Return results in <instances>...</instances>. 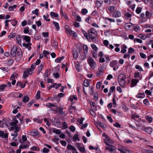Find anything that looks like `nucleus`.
I'll return each instance as SVG.
<instances>
[{"label":"nucleus","mask_w":153,"mask_h":153,"mask_svg":"<svg viewBox=\"0 0 153 153\" xmlns=\"http://www.w3.org/2000/svg\"><path fill=\"white\" fill-rule=\"evenodd\" d=\"M18 51V48L17 46L15 45L13 46L11 50L10 54L13 57H15L16 56V53Z\"/></svg>","instance_id":"nucleus-4"},{"label":"nucleus","mask_w":153,"mask_h":153,"mask_svg":"<svg viewBox=\"0 0 153 153\" xmlns=\"http://www.w3.org/2000/svg\"><path fill=\"white\" fill-rule=\"evenodd\" d=\"M29 101V97L27 96H24L23 98V102L24 103L28 102Z\"/></svg>","instance_id":"nucleus-32"},{"label":"nucleus","mask_w":153,"mask_h":153,"mask_svg":"<svg viewBox=\"0 0 153 153\" xmlns=\"http://www.w3.org/2000/svg\"><path fill=\"white\" fill-rule=\"evenodd\" d=\"M22 37L26 42L29 43L30 41V36L24 35L22 36Z\"/></svg>","instance_id":"nucleus-16"},{"label":"nucleus","mask_w":153,"mask_h":153,"mask_svg":"<svg viewBox=\"0 0 153 153\" xmlns=\"http://www.w3.org/2000/svg\"><path fill=\"white\" fill-rule=\"evenodd\" d=\"M69 99L71 102H72L73 101V100H77V98L76 95H74L72 96H70Z\"/></svg>","instance_id":"nucleus-23"},{"label":"nucleus","mask_w":153,"mask_h":153,"mask_svg":"<svg viewBox=\"0 0 153 153\" xmlns=\"http://www.w3.org/2000/svg\"><path fill=\"white\" fill-rule=\"evenodd\" d=\"M40 91H37L36 95V98L37 99H39L40 97Z\"/></svg>","instance_id":"nucleus-63"},{"label":"nucleus","mask_w":153,"mask_h":153,"mask_svg":"<svg viewBox=\"0 0 153 153\" xmlns=\"http://www.w3.org/2000/svg\"><path fill=\"white\" fill-rule=\"evenodd\" d=\"M135 68L137 69H139V70L140 71H143L142 68L139 65H136Z\"/></svg>","instance_id":"nucleus-45"},{"label":"nucleus","mask_w":153,"mask_h":153,"mask_svg":"<svg viewBox=\"0 0 153 153\" xmlns=\"http://www.w3.org/2000/svg\"><path fill=\"white\" fill-rule=\"evenodd\" d=\"M136 97L140 98H143L145 97L144 94V93H138Z\"/></svg>","instance_id":"nucleus-26"},{"label":"nucleus","mask_w":153,"mask_h":153,"mask_svg":"<svg viewBox=\"0 0 153 153\" xmlns=\"http://www.w3.org/2000/svg\"><path fill=\"white\" fill-rule=\"evenodd\" d=\"M127 48V47L125 45H123L121 48L122 50L121 52L123 53H125L126 51V48Z\"/></svg>","instance_id":"nucleus-24"},{"label":"nucleus","mask_w":153,"mask_h":153,"mask_svg":"<svg viewBox=\"0 0 153 153\" xmlns=\"http://www.w3.org/2000/svg\"><path fill=\"white\" fill-rule=\"evenodd\" d=\"M50 74L49 71L48 70H46L44 76L45 78L48 77L50 75Z\"/></svg>","instance_id":"nucleus-51"},{"label":"nucleus","mask_w":153,"mask_h":153,"mask_svg":"<svg viewBox=\"0 0 153 153\" xmlns=\"http://www.w3.org/2000/svg\"><path fill=\"white\" fill-rule=\"evenodd\" d=\"M53 132L57 134H59L61 133V131L59 129H55L53 131Z\"/></svg>","instance_id":"nucleus-52"},{"label":"nucleus","mask_w":153,"mask_h":153,"mask_svg":"<svg viewBox=\"0 0 153 153\" xmlns=\"http://www.w3.org/2000/svg\"><path fill=\"white\" fill-rule=\"evenodd\" d=\"M139 117V116L136 114H133L131 116V118L134 120H136V119Z\"/></svg>","instance_id":"nucleus-44"},{"label":"nucleus","mask_w":153,"mask_h":153,"mask_svg":"<svg viewBox=\"0 0 153 153\" xmlns=\"http://www.w3.org/2000/svg\"><path fill=\"white\" fill-rule=\"evenodd\" d=\"M0 69L4 71L5 72H7L9 70L8 68L7 67H0Z\"/></svg>","instance_id":"nucleus-55"},{"label":"nucleus","mask_w":153,"mask_h":153,"mask_svg":"<svg viewBox=\"0 0 153 153\" xmlns=\"http://www.w3.org/2000/svg\"><path fill=\"white\" fill-rule=\"evenodd\" d=\"M0 136L2 138H7L8 137V134L7 133L4 134L3 131H0Z\"/></svg>","instance_id":"nucleus-20"},{"label":"nucleus","mask_w":153,"mask_h":153,"mask_svg":"<svg viewBox=\"0 0 153 153\" xmlns=\"http://www.w3.org/2000/svg\"><path fill=\"white\" fill-rule=\"evenodd\" d=\"M110 66L113 68V70L115 71V61H112L111 62L110 64Z\"/></svg>","instance_id":"nucleus-58"},{"label":"nucleus","mask_w":153,"mask_h":153,"mask_svg":"<svg viewBox=\"0 0 153 153\" xmlns=\"http://www.w3.org/2000/svg\"><path fill=\"white\" fill-rule=\"evenodd\" d=\"M105 144L108 146L106 147L105 149L107 150H109L110 152L113 151L114 149V147L111 145L109 144L106 142H105Z\"/></svg>","instance_id":"nucleus-9"},{"label":"nucleus","mask_w":153,"mask_h":153,"mask_svg":"<svg viewBox=\"0 0 153 153\" xmlns=\"http://www.w3.org/2000/svg\"><path fill=\"white\" fill-rule=\"evenodd\" d=\"M88 12V11L85 8L82 9L81 11V13L83 15H86Z\"/></svg>","instance_id":"nucleus-36"},{"label":"nucleus","mask_w":153,"mask_h":153,"mask_svg":"<svg viewBox=\"0 0 153 153\" xmlns=\"http://www.w3.org/2000/svg\"><path fill=\"white\" fill-rule=\"evenodd\" d=\"M90 94L91 95H93L94 94V88L93 87H91L89 90Z\"/></svg>","instance_id":"nucleus-61"},{"label":"nucleus","mask_w":153,"mask_h":153,"mask_svg":"<svg viewBox=\"0 0 153 153\" xmlns=\"http://www.w3.org/2000/svg\"><path fill=\"white\" fill-rule=\"evenodd\" d=\"M87 61L91 68H95V66L96 65V62L91 57L88 58Z\"/></svg>","instance_id":"nucleus-3"},{"label":"nucleus","mask_w":153,"mask_h":153,"mask_svg":"<svg viewBox=\"0 0 153 153\" xmlns=\"http://www.w3.org/2000/svg\"><path fill=\"white\" fill-rule=\"evenodd\" d=\"M144 131L148 134H150L152 131V129L150 127H146Z\"/></svg>","instance_id":"nucleus-18"},{"label":"nucleus","mask_w":153,"mask_h":153,"mask_svg":"<svg viewBox=\"0 0 153 153\" xmlns=\"http://www.w3.org/2000/svg\"><path fill=\"white\" fill-rule=\"evenodd\" d=\"M65 32L66 33H68L71 30L70 29L69 26L67 25H66L65 26Z\"/></svg>","instance_id":"nucleus-49"},{"label":"nucleus","mask_w":153,"mask_h":153,"mask_svg":"<svg viewBox=\"0 0 153 153\" xmlns=\"http://www.w3.org/2000/svg\"><path fill=\"white\" fill-rule=\"evenodd\" d=\"M96 4L97 9L101 10V5L102 3H101L100 1H97L96 2Z\"/></svg>","instance_id":"nucleus-19"},{"label":"nucleus","mask_w":153,"mask_h":153,"mask_svg":"<svg viewBox=\"0 0 153 153\" xmlns=\"http://www.w3.org/2000/svg\"><path fill=\"white\" fill-rule=\"evenodd\" d=\"M31 43H23L22 44L23 46L24 47H25V48H27L29 50H30L31 48Z\"/></svg>","instance_id":"nucleus-12"},{"label":"nucleus","mask_w":153,"mask_h":153,"mask_svg":"<svg viewBox=\"0 0 153 153\" xmlns=\"http://www.w3.org/2000/svg\"><path fill=\"white\" fill-rule=\"evenodd\" d=\"M22 53L19 50L17 52L16 56V62H19L22 57Z\"/></svg>","instance_id":"nucleus-6"},{"label":"nucleus","mask_w":153,"mask_h":153,"mask_svg":"<svg viewBox=\"0 0 153 153\" xmlns=\"http://www.w3.org/2000/svg\"><path fill=\"white\" fill-rule=\"evenodd\" d=\"M139 79H133L131 81V87H133L136 86Z\"/></svg>","instance_id":"nucleus-10"},{"label":"nucleus","mask_w":153,"mask_h":153,"mask_svg":"<svg viewBox=\"0 0 153 153\" xmlns=\"http://www.w3.org/2000/svg\"><path fill=\"white\" fill-rule=\"evenodd\" d=\"M124 16L125 18L127 19L128 18L131 17V15L130 13L128 12L124 14Z\"/></svg>","instance_id":"nucleus-34"},{"label":"nucleus","mask_w":153,"mask_h":153,"mask_svg":"<svg viewBox=\"0 0 153 153\" xmlns=\"http://www.w3.org/2000/svg\"><path fill=\"white\" fill-rule=\"evenodd\" d=\"M73 140L76 141L77 140H78L79 139L78 137V135L77 134H75L73 137Z\"/></svg>","instance_id":"nucleus-50"},{"label":"nucleus","mask_w":153,"mask_h":153,"mask_svg":"<svg viewBox=\"0 0 153 153\" xmlns=\"http://www.w3.org/2000/svg\"><path fill=\"white\" fill-rule=\"evenodd\" d=\"M52 23L53 24H54V25L56 28V29H57V30H58L60 29L59 24L58 22H54V21Z\"/></svg>","instance_id":"nucleus-30"},{"label":"nucleus","mask_w":153,"mask_h":153,"mask_svg":"<svg viewBox=\"0 0 153 153\" xmlns=\"http://www.w3.org/2000/svg\"><path fill=\"white\" fill-rule=\"evenodd\" d=\"M29 28L28 27H25L24 28L23 32L25 33H27L29 32Z\"/></svg>","instance_id":"nucleus-47"},{"label":"nucleus","mask_w":153,"mask_h":153,"mask_svg":"<svg viewBox=\"0 0 153 153\" xmlns=\"http://www.w3.org/2000/svg\"><path fill=\"white\" fill-rule=\"evenodd\" d=\"M89 36L91 41L94 42H95L97 41V31L94 28H91L88 31Z\"/></svg>","instance_id":"nucleus-1"},{"label":"nucleus","mask_w":153,"mask_h":153,"mask_svg":"<svg viewBox=\"0 0 153 153\" xmlns=\"http://www.w3.org/2000/svg\"><path fill=\"white\" fill-rule=\"evenodd\" d=\"M115 90V86H113L112 87H111L110 88V89L109 90V93H108V95L109 96L111 95V93H113V92Z\"/></svg>","instance_id":"nucleus-38"},{"label":"nucleus","mask_w":153,"mask_h":153,"mask_svg":"<svg viewBox=\"0 0 153 153\" xmlns=\"http://www.w3.org/2000/svg\"><path fill=\"white\" fill-rule=\"evenodd\" d=\"M50 14L52 17H54L55 18H58L59 17V15L58 14L53 12H51Z\"/></svg>","instance_id":"nucleus-37"},{"label":"nucleus","mask_w":153,"mask_h":153,"mask_svg":"<svg viewBox=\"0 0 153 153\" xmlns=\"http://www.w3.org/2000/svg\"><path fill=\"white\" fill-rule=\"evenodd\" d=\"M121 13L118 11H115V17H119L121 16Z\"/></svg>","instance_id":"nucleus-54"},{"label":"nucleus","mask_w":153,"mask_h":153,"mask_svg":"<svg viewBox=\"0 0 153 153\" xmlns=\"http://www.w3.org/2000/svg\"><path fill=\"white\" fill-rule=\"evenodd\" d=\"M6 85L5 84H2L0 86V90L1 91H3L6 86Z\"/></svg>","instance_id":"nucleus-64"},{"label":"nucleus","mask_w":153,"mask_h":153,"mask_svg":"<svg viewBox=\"0 0 153 153\" xmlns=\"http://www.w3.org/2000/svg\"><path fill=\"white\" fill-rule=\"evenodd\" d=\"M62 128L63 129H65L66 128H67L68 127V125L67 124V123H66V122H64L62 124Z\"/></svg>","instance_id":"nucleus-60"},{"label":"nucleus","mask_w":153,"mask_h":153,"mask_svg":"<svg viewBox=\"0 0 153 153\" xmlns=\"http://www.w3.org/2000/svg\"><path fill=\"white\" fill-rule=\"evenodd\" d=\"M39 10L38 9H36L35 10L33 11L32 13L33 14H35L37 16H39Z\"/></svg>","instance_id":"nucleus-43"},{"label":"nucleus","mask_w":153,"mask_h":153,"mask_svg":"<svg viewBox=\"0 0 153 153\" xmlns=\"http://www.w3.org/2000/svg\"><path fill=\"white\" fill-rule=\"evenodd\" d=\"M60 14L64 18L66 19H67L68 17L66 15V14L64 13L62 10V9L61 8L60 11Z\"/></svg>","instance_id":"nucleus-33"},{"label":"nucleus","mask_w":153,"mask_h":153,"mask_svg":"<svg viewBox=\"0 0 153 153\" xmlns=\"http://www.w3.org/2000/svg\"><path fill=\"white\" fill-rule=\"evenodd\" d=\"M67 147L69 149L72 150L74 151H76V150L75 148L71 144L68 145Z\"/></svg>","instance_id":"nucleus-31"},{"label":"nucleus","mask_w":153,"mask_h":153,"mask_svg":"<svg viewBox=\"0 0 153 153\" xmlns=\"http://www.w3.org/2000/svg\"><path fill=\"white\" fill-rule=\"evenodd\" d=\"M29 146V143L28 144L20 145L19 146V148L20 149H26L28 148Z\"/></svg>","instance_id":"nucleus-17"},{"label":"nucleus","mask_w":153,"mask_h":153,"mask_svg":"<svg viewBox=\"0 0 153 153\" xmlns=\"http://www.w3.org/2000/svg\"><path fill=\"white\" fill-rule=\"evenodd\" d=\"M147 120L149 123H151L152 120V118L151 117H150L149 116H147L146 117Z\"/></svg>","instance_id":"nucleus-57"},{"label":"nucleus","mask_w":153,"mask_h":153,"mask_svg":"<svg viewBox=\"0 0 153 153\" xmlns=\"http://www.w3.org/2000/svg\"><path fill=\"white\" fill-rule=\"evenodd\" d=\"M17 75L16 73H13L12 74L10 78V80L15 79L17 77Z\"/></svg>","instance_id":"nucleus-42"},{"label":"nucleus","mask_w":153,"mask_h":153,"mask_svg":"<svg viewBox=\"0 0 153 153\" xmlns=\"http://www.w3.org/2000/svg\"><path fill=\"white\" fill-rule=\"evenodd\" d=\"M126 76L125 74H120L119 76L118 80L119 85L123 87L126 83Z\"/></svg>","instance_id":"nucleus-2"},{"label":"nucleus","mask_w":153,"mask_h":153,"mask_svg":"<svg viewBox=\"0 0 153 153\" xmlns=\"http://www.w3.org/2000/svg\"><path fill=\"white\" fill-rule=\"evenodd\" d=\"M142 8L140 7H137L136 10V12L138 14H140L142 11Z\"/></svg>","instance_id":"nucleus-40"},{"label":"nucleus","mask_w":153,"mask_h":153,"mask_svg":"<svg viewBox=\"0 0 153 153\" xmlns=\"http://www.w3.org/2000/svg\"><path fill=\"white\" fill-rule=\"evenodd\" d=\"M77 146L79 150L81 152H85V149L83 145L80 143H76Z\"/></svg>","instance_id":"nucleus-7"},{"label":"nucleus","mask_w":153,"mask_h":153,"mask_svg":"<svg viewBox=\"0 0 153 153\" xmlns=\"http://www.w3.org/2000/svg\"><path fill=\"white\" fill-rule=\"evenodd\" d=\"M52 46L54 48H56L58 47L57 42L55 41H54L52 43Z\"/></svg>","instance_id":"nucleus-46"},{"label":"nucleus","mask_w":153,"mask_h":153,"mask_svg":"<svg viewBox=\"0 0 153 153\" xmlns=\"http://www.w3.org/2000/svg\"><path fill=\"white\" fill-rule=\"evenodd\" d=\"M83 85L85 87L89 86L90 85L89 81L87 80H85L83 82Z\"/></svg>","instance_id":"nucleus-39"},{"label":"nucleus","mask_w":153,"mask_h":153,"mask_svg":"<svg viewBox=\"0 0 153 153\" xmlns=\"http://www.w3.org/2000/svg\"><path fill=\"white\" fill-rule=\"evenodd\" d=\"M32 136H36L39 135V133L36 130H35L30 132Z\"/></svg>","instance_id":"nucleus-28"},{"label":"nucleus","mask_w":153,"mask_h":153,"mask_svg":"<svg viewBox=\"0 0 153 153\" xmlns=\"http://www.w3.org/2000/svg\"><path fill=\"white\" fill-rule=\"evenodd\" d=\"M16 39L18 43L20 45H21L22 40L21 39V36L20 35H17L16 37Z\"/></svg>","instance_id":"nucleus-21"},{"label":"nucleus","mask_w":153,"mask_h":153,"mask_svg":"<svg viewBox=\"0 0 153 153\" xmlns=\"http://www.w3.org/2000/svg\"><path fill=\"white\" fill-rule=\"evenodd\" d=\"M73 16L77 21L78 22L81 21V18L79 16L75 14V15H73Z\"/></svg>","instance_id":"nucleus-29"},{"label":"nucleus","mask_w":153,"mask_h":153,"mask_svg":"<svg viewBox=\"0 0 153 153\" xmlns=\"http://www.w3.org/2000/svg\"><path fill=\"white\" fill-rule=\"evenodd\" d=\"M143 103L146 105H149V102L147 99H145L143 100Z\"/></svg>","instance_id":"nucleus-62"},{"label":"nucleus","mask_w":153,"mask_h":153,"mask_svg":"<svg viewBox=\"0 0 153 153\" xmlns=\"http://www.w3.org/2000/svg\"><path fill=\"white\" fill-rule=\"evenodd\" d=\"M146 16L147 18L149 19L151 17L152 15L151 13L147 10L146 12Z\"/></svg>","instance_id":"nucleus-35"},{"label":"nucleus","mask_w":153,"mask_h":153,"mask_svg":"<svg viewBox=\"0 0 153 153\" xmlns=\"http://www.w3.org/2000/svg\"><path fill=\"white\" fill-rule=\"evenodd\" d=\"M80 64L78 62H75V66L76 69L78 71H80Z\"/></svg>","instance_id":"nucleus-15"},{"label":"nucleus","mask_w":153,"mask_h":153,"mask_svg":"<svg viewBox=\"0 0 153 153\" xmlns=\"http://www.w3.org/2000/svg\"><path fill=\"white\" fill-rule=\"evenodd\" d=\"M134 77L136 79L139 78V79L140 80L142 78V76L141 75L140 73L138 71H136L134 74Z\"/></svg>","instance_id":"nucleus-11"},{"label":"nucleus","mask_w":153,"mask_h":153,"mask_svg":"<svg viewBox=\"0 0 153 153\" xmlns=\"http://www.w3.org/2000/svg\"><path fill=\"white\" fill-rule=\"evenodd\" d=\"M29 74H30L28 73V72H27L26 71H25L24 72L23 77L25 78L26 77H27L28 76V75Z\"/></svg>","instance_id":"nucleus-48"},{"label":"nucleus","mask_w":153,"mask_h":153,"mask_svg":"<svg viewBox=\"0 0 153 153\" xmlns=\"http://www.w3.org/2000/svg\"><path fill=\"white\" fill-rule=\"evenodd\" d=\"M18 123V120L16 119L14 120L13 122H11L10 123V125L11 126H16V125Z\"/></svg>","instance_id":"nucleus-25"},{"label":"nucleus","mask_w":153,"mask_h":153,"mask_svg":"<svg viewBox=\"0 0 153 153\" xmlns=\"http://www.w3.org/2000/svg\"><path fill=\"white\" fill-rule=\"evenodd\" d=\"M31 149L33 151H39L40 150L39 149L37 148L36 146H33L31 148Z\"/></svg>","instance_id":"nucleus-56"},{"label":"nucleus","mask_w":153,"mask_h":153,"mask_svg":"<svg viewBox=\"0 0 153 153\" xmlns=\"http://www.w3.org/2000/svg\"><path fill=\"white\" fill-rule=\"evenodd\" d=\"M46 106L47 107H48L49 108H51L53 107H57V105L56 103L54 104H53L52 103H47L46 105Z\"/></svg>","instance_id":"nucleus-22"},{"label":"nucleus","mask_w":153,"mask_h":153,"mask_svg":"<svg viewBox=\"0 0 153 153\" xmlns=\"http://www.w3.org/2000/svg\"><path fill=\"white\" fill-rule=\"evenodd\" d=\"M139 37L143 40H145L147 38V36L143 34H139Z\"/></svg>","instance_id":"nucleus-59"},{"label":"nucleus","mask_w":153,"mask_h":153,"mask_svg":"<svg viewBox=\"0 0 153 153\" xmlns=\"http://www.w3.org/2000/svg\"><path fill=\"white\" fill-rule=\"evenodd\" d=\"M56 107V108L55 110H53L52 108L51 109L52 110L54 111L55 113L56 114L57 113H60V114H64V113L63 111V108L62 107H58L57 106Z\"/></svg>","instance_id":"nucleus-8"},{"label":"nucleus","mask_w":153,"mask_h":153,"mask_svg":"<svg viewBox=\"0 0 153 153\" xmlns=\"http://www.w3.org/2000/svg\"><path fill=\"white\" fill-rule=\"evenodd\" d=\"M104 71V67L102 66L100 67L98 69V71L96 73V76L99 77L103 75V72Z\"/></svg>","instance_id":"nucleus-5"},{"label":"nucleus","mask_w":153,"mask_h":153,"mask_svg":"<svg viewBox=\"0 0 153 153\" xmlns=\"http://www.w3.org/2000/svg\"><path fill=\"white\" fill-rule=\"evenodd\" d=\"M132 24L131 23H128L126 24L125 25L124 27L126 29L128 30H130L132 26Z\"/></svg>","instance_id":"nucleus-14"},{"label":"nucleus","mask_w":153,"mask_h":153,"mask_svg":"<svg viewBox=\"0 0 153 153\" xmlns=\"http://www.w3.org/2000/svg\"><path fill=\"white\" fill-rule=\"evenodd\" d=\"M75 109V107L72 106H71L69 108V111L71 113H72L73 112L74 110Z\"/></svg>","instance_id":"nucleus-53"},{"label":"nucleus","mask_w":153,"mask_h":153,"mask_svg":"<svg viewBox=\"0 0 153 153\" xmlns=\"http://www.w3.org/2000/svg\"><path fill=\"white\" fill-rule=\"evenodd\" d=\"M17 21L15 19L11 20V23L12 25L14 27L15 26L17 23Z\"/></svg>","instance_id":"nucleus-41"},{"label":"nucleus","mask_w":153,"mask_h":153,"mask_svg":"<svg viewBox=\"0 0 153 153\" xmlns=\"http://www.w3.org/2000/svg\"><path fill=\"white\" fill-rule=\"evenodd\" d=\"M82 32L83 33L86 39H87L88 41H89V40H90V38L89 36V34L88 35V33L83 30H82Z\"/></svg>","instance_id":"nucleus-13"},{"label":"nucleus","mask_w":153,"mask_h":153,"mask_svg":"<svg viewBox=\"0 0 153 153\" xmlns=\"http://www.w3.org/2000/svg\"><path fill=\"white\" fill-rule=\"evenodd\" d=\"M91 106L92 109L94 110H97V107L96 106L94 102L91 103Z\"/></svg>","instance_id":"nucleus-27"}]
</instances>
